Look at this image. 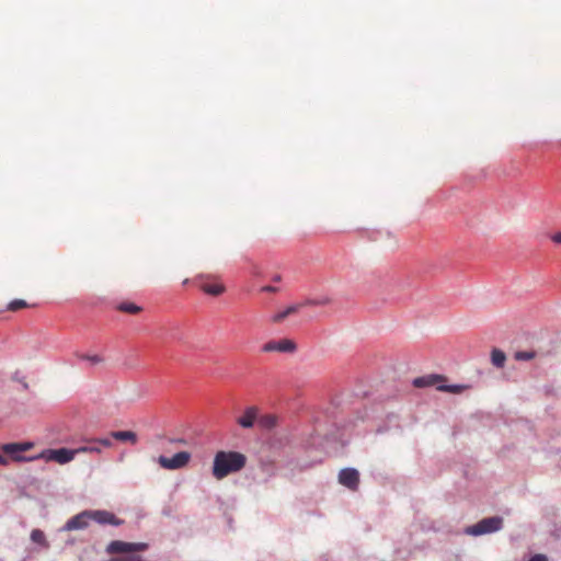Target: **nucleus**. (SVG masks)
Masks as SVG:
<instances>
[{
  "mask_svg": "<svg viewBox=\"0 0 561 561\" xmlns=\"http://www.w3.org/2000/svg\"><path fill=\"white\" fill-rule=\"evenodd\" d=\"M247 463V457L239 451L220 450L215 455L213 476L221 480L227 476L240 471Z\"/></svg>",
  "mask_w": 561,
  "mask_h": 561,
  "instance_id": "nucleus-1",
  "label": "nucleus"
},
{
  "mask_svg": "<svg viewBox=\"0 0 561 561\" xmlns=\"http://www.w3.org/2000/svg\"><path fill=\"white\" fill-rule=\"evenodd\" d=\"M76 448L69 449L66 447L57 448V449H45L37 456L26 457V456H18L15 459L18 461H33L36 459H45L47 461H56L59 465H66L73 460L76 457Z\"/></svg>",
  "mask_w": 561,
  "mask_h": 561,
  "instance_id": "nucleus-2",
  "label": "nucleus"
},
{
  "mask_svg": "<svg viewBox=\"0 0 561 561\" xmlns=\"http://www.w3.org/2000/svg\"><path fill=\"white\" fill-rule=\"evenodd\" d=\"M504 519L501 516L485 517L478 523L465 528L463 534L479 537L483 535L494 534L503 528Z\"/></svg>",
  "mask_w": 561,
  "mask_h": 561,
  "instance_id": "nucleus-3",
  "label": "nucleus"
},
{
  "mask_svg": "<svg viewBox=\"0 0 561 561\" xmlns=\"http://www.w3.org/2000/svg\"><path fill=\"white\" fill-rule=\"evenodd\" d=\"M148 545L145 542H125L121 540H113L106 547V552L110 554L114 553H127L133 554L136 551H145Z\"/></svg>",
  "mask_w": 561,
  "mask_h": 561,
  "instance_id": "nucleus-4",
  "label": "nucleus"
},
{
  "mask_svg": "<svg viewBox=\"0 0 561 561\" xmlns=\"http://www.w3.org/2000/svg\"><path fill=\"white\" fill-rule=\"evenodd\" d=\"M191 459L188 451H179L172 457L159 456V465L168 470H178L184 468Z\"/></svg>",
  "mask_w": 561,
  "mask_h": 561,
  "instance_id": "nucleus-5",
  "label": "nucleus"
},
{
  "mask_svg": "<svg viewBox=\"0 0 561 561\" xmlns=\"http://www.w3.org/2000/svg\"><path fill=\"white\" fill-rule=\"evenodd\" d=\"M89 515L91 520L100 525H112L118 527L124 524L123 519L116 517L114 513L105 510H89Z\"/></svg>",
  "mask_w": 561,
  "mask_h": 561,
  "instance_id": "nucleus-6",
  "label": "nucleus"
},
{
  "mask_svg": "<svg viewBox=\"0 0 561 561\" xmlns=\"http://www.w3.org/2000/svg\"><path fill=\"white\" fill-rule=\"evenodd\" d=\"M339 483L350 489L351 491H356L359 485L358 470L350 467L342 469L339 472Z\"/></svg>",
  "mask_w": 561,
  "mask_h": 561,
  "instance_id": "nucleus-7",
  "label": "nucleus"
},
{
  "mask_svg": "<svg viewBox=\"0 0 561 561\" xmlns=\"http://www.w3.org/2000/svg\"><path fill=\"white\" fill-rule=\"evenodd\" d=\"M91 518L89 515V510H85L68 519L67 523L62 526L61 530H82L89 526Z\"/></svg>",
  "mask_w": 561,
  "mask_h": 561,
  "instance_id": "nucleus-8",
  "label": "nucleus"
},
{
  "mask_svg": "<svg viewBox=\"0 0 561 561\" xmlns=\"http://www.w3.org/2000/svg\"><path fill=\"white\" fill-rule=\"evenodd\" d=\"M296 350V344L291 340H279V341H270L265 343L262 347L263 352H280V353H291Z\"/></svg>",
  "mask_w": 561,
  "mask_h": 561,
  "instance_id": "nucleus-9",
  "label": "nucleus"
},
{
  "mask_svg": "<svg viewBox=\"0 0 561 561\" xmlns=\"http://www.w3.org/2000/svg\"><path fill=\"white\" fill-rule=\"evenodd\" d=\"M440 381H446V377L437 374H431L414 378L412 385L416 388L435 387L437 389Z\"/></svg>",
  "mask_w": 561,
  "mask_h": 561,
  "instance_id": "nucleus-10",
  "label": "nucleus"
},
{
  "mask_svg": "<svg viewBox=\"0 0 561 561\" xmlns=\"http://www.w3.org/2000/svg\"><path fill=\"white\" fill-rule=\"evenodd\" d=\"M256 419V409L250 407L245 410L244 414L238 419V423L243 428H250L253 426Z\"/></svg>",
  "mask_w": 561,
  "mask_h": 561,
  "instance_id": "nucleus-11",
  "label": "nucleus"
},
{
  "mask_svg": "<svg viewBox=\"0 0 561 561\" xmlns=\"http://www.w3.org/2000/svg\"><path fill=\"white\" fill-rule=\"evenodd\" d=\"M111 437L121 442L137 443V434L133 431H113Z\"/></svg>",
  "mask_w": 561,
  "mask_h": 561,
  "instance_id": "nucleus-12",
  "label": "nucleus"
},
{
  "mask_svg": "<svg viewBox=\"0 0 561 561\" xmlns=\"http://www.w3.org/2000/svg\"><path fill=\"white\" fill-rule=\"evenodd\" d=\"M468 388H469V386H467V385H461V383L447 385L445 381H440V383L437 386V390L448 392V393H454V394H459Z\"/></svg>",
  "mask_w": 561,
  "mask_h": 561,
  "instance_id": "nucleus-13",
  "label": "nucleus"
},
{
  "mask_svg": "<svg viewBox=\"0 0 561 561\" xmlns=\"http://www.w3.org/2000/svg\"><path fill=\"white\" fill-rule=\"evenodd\" d=\"M506 355L499 348H493L491 353V362L496 368H502L505 364Z\"/></svg>",
  "mask_w": 561,
  "mask_h": 561,
  "instance_id": "nucleus-14",
  "label": "nucleus"
},
{
  "mask_svg": "<svg viewBox=\"0 0 561 561\" xmlns=\"http://www.w3.org/2000/svg\"><path fill=\"white\" fill-rule=\"evenodd\" d=\"M300 307H301V305H291L288 308H286L284 311H280V312L274 314L272 320L274 322H280L289 314L297 312L300 309Z\"/></svg>",
  "mask_w": 561,
  "mask_h": 561,
  "instance_id": "nucleus-15",
  "label": "nucleus"
},
{
  "mask_svg": "<svg viewBox=\"0 0 561 561\" xmlns=\"http://www.w3.org/2000/svg\"><path fill=\"white\" fill-rule=\"evenodd\" d=\"M201 288L206 294L214 295V296L220 295L225 291V286L220 285V284H217V285L203 284V285H201Z\"/></svg>",
  "mask_w": 561,
  "mask_h": 561,
  "instance_id": "nucleus-16",
  "label": "nucleus"
},
{
  "mask_svg": "<svg viewBox=\"0 0 561 561\" xmlns=\"http://www.w3.org/2000/svg\"><path fill=\"white\" fill-rule=\"evenodd\" d=\"M117 309L123 312L137 313L141 311V307L128 301H123L117 306Z\"/></svg>",
  "mask_w": 561,
  "mask_h": 561,
  "instance_id": "nucleus-17",
  "label": "nucleus"
},
{
  "mask_svg": "<svg viewBox=\"0 0 561 561\" xmlns=\"http://www.w3.org/2000/svg\"><path fill=\"white\" fill-rule=\"evenodd\" d=\"M31 540L35 543L43 546V547H48L45 534L41 529H33L31 531Z\"/></svg>",
  "mask_w": 561,
  "mask_h": 561,
  "instance_id": "nucleus-18",
  "label": "nucleus"
},
{
  "mask_svg": "<svg viewBox=\"0 0 561 561\" xmlns=\"http://www.w3.org/2000/svg\"><path fill=\"white\" fill-rule=\"evenodd\" d=\"M2 451H4L8 455H11L15 461V457L20 456V448L18 443H7L1 446Z\"/></svg>",
  "mask_w": 561,
  "mask_h": 561,
  "instance_id": "nucleus-19",
  "label": "nucleus"
},
{
  "mask_svg": "<svg viewBox=\"0 0 561 561\" xmlns=\"http://www.w3.org/2000/svg\"><path fill=\"white\" fill-rule=\"evenodd\" d=\"M102 449L95 444V439L92 440L90 445H84L76 448V453L78 454H84V453H96L100 454Z\"/></svg>",
  "mask_w": 561,
  "mask_h": 561,
  "instance_id": "nucleus-20",
  "label": "nucleus"
},
{
  "mask_svg": "<svg viewBox=\"0 0 561 561\" xmlns=\"http://www.w3.org/2000/svg\"><path fill=\"white\" fill-rule=\"evenodd\" d=\"M12 381L19 382L23 390H28V383L25 379V376L20 371L16 370L11 376Z\"/></svg>",
  "mask_w": 561,
  "mask_h": 561,
  "instance_id": "nucleus-21",
  "label": "nucleus"
},
{
  "mask_svg": "<svg viewBox=\"0 0 561 561\" xmlns=\"http://www.w3.org/2000/svg\"><path fill=\"white\" fill-rule=\"evenodd\" d=\"M331 299L328 296L321 298H309L304 305L307 306H323L330 304Z\"/></svg>",
  "mask_w": 561,
  "mask_h": 561,
  "instance_id": "nucleus-22",
  "label": "nucleus"
},
{
  "mask_svg": "<svg viewBox=\"0 0 561 561\" xmlns=\"http://www.w3.org/2000/svg\"><path fill=\"white\" fill-rule=\"evenodd\" d=\"M26 306H27V304H26V301H25V300H23V299H14V300H12V301L8 305V310H10V311H16V310H19V309H21V308H24V307H26Z\"/></svg>",
  "mask_w": 561,
  "mask_h": 561,
  "instance_id": "nucleus-23",
  "label": "nucleus"
},
{
  "mask_svg": "<svg viewBox=\"0 0 561 561\" xmlns=\"http://www.w3.org/2000/svg\"><path fill=\"white\" fill-rule=\"evenodd\" d=\"M79 357L83 360H88L91 365H98L103 362L100 355H80Z\"/></svg>",
  "mask_w": 561,
  "mask_h": 561,
  "instance_id": "nucleus-24",
  "label": "nucleus"
},
{
  "mask_svg": "<svg viewBox=\"0 0 561 561\" xmlns=\"http://www.w3.org/2000/svg\"><path fill=\"white\" fill-rule=\"evenodd\" d=\"M113 438L111 437V435L108 437H101V438H95V444H98V446L101 448V447H105V448H111L113 446Z\"/></svg>",
  "mask_w": 561,
  "mask_h": 561,
  "instance_id": "nucleus-25",
  "label": "nucleus"
},
{
  "mask_svg": "<svg viewBox=\"0 0 561 561\" xmlns=\"http://www.w3.org/2000/svg\"><path fill=\"white\" fill-rule=\"evenodd\" d=\"M108 561H144L142 558L140 556H137V554H127V556H124V557H119V558H113Z\"/></svg>",
  "mask_w": 561,
  "mask_h": 561,
  "instance_id": "nucleus-26",
  "label": "nucleus"
},
{
  "mask_svg": "<svg viewBox=\"0 0 561 561\" xmlns=\"http://www.w3.org/2000/svg\"><path fill=\"white\" fill-rule=\"evenodd\" d=\"M533 357H534L533 352H517L515 354V358L517 360H528V359H531Z\"/></svg>",
  "mask_w": 561,
  "mask_h": 561,
  "instance_id": "nucleus-27",
  "label": "nucleus"
},
{
  "mask_svg": "<svg viewBox=\"0 0 561 561\" xmlns=\"http://www.w3.org/2000/svg\"><path fill=\"white\" fill-rule=\"evenodd\" d=\"M18 444H19L20 453L26 451L33 447V443H31V442H24V443H18Z\"/></svg>",
  "mask_w": 561,
  "mask_h": 561,
  "instance_id": "nucleus-28",
  "label": "nucleus"
},
{
  "mask_svg": "<svg viewBox=\"0 0 561 561\" xmlns=\"http://www.w3.org/2000/svg\"><path fill=\"white\" fill-rule=\"evenodd\" d=\"M528 561H548V557L542 553H537L530 557Z\"/></svg>",
  "mask_w": 561,
  "mask_h": 561,
  "instance_id": "nucleus-29",
  "label": "nucleus"
},
{
  "mask_svg": "<svg viewBox=\"0 0 561 561\" xmlns=\"http://www.w3.org/2000/svg\"><path fill=\"white\" fill-rule=\"evenodd\" d=\"M551 240L556 243H561V232H557L551 237Z\"/></svg>",
  "mask_w": 561,
  "mask_h": 561,
  "instance_id": "nucleus-30",
  "label": "nucleus"
},
{
  "mask_svg": "<svg viewBox=\"0 0 561 561\" xmlns=\"http://www.w3.org/2000/svg\"><path fill=\"white\" fill-rule=\"evenodd\" d=\"M262 290H263V291H267V293H275V291H277V288H276V287H274V286L267 285V286H264V287L262 288Z\"/></svg>",
  "mask_w": 561,
  "mask_h": 561,
  "instance_id": "nucleus-31",
  "label": "nucleus"
},
{
  "mask_svg": "<svg viewBox=\"0 0 561 561\" xmlns=\"http://www.w3.org/2000/svg\"><path fill=\"white\" fill-rule=\"evenodd\" d=\"M170 442L175 443V444H182V445L186 444V440L184 438H175V439H171Z\"/></svg>",
  "mask_w": 561,
  "mask_h": 561,
  "instance_id": "nucleus-32",
  "label": "nucleus"
},
{
  "mask_svg": "<svg viewBox=\"0 0 561 561\" xmlns=\"http://www.w3.org/2000/svg\"><path fill=\"white\" fill-rule=\"evenodd\" d=\"M8 458H5L4 456L0 455V466H7L8 465Z\"/></svg>",
  "mask_w": 561,
  "mask_h": 561,
  "instance_id": "nucleus-33",
  "label": "nucleus"
},
{
  "mask_svg": "<svg viewBox=\"0 0 561 561\" xmlns=\"http://www.w3.org/2000/svg\"><path fill=\"white\" fill-rule=\"evenodd\" d=\"M273 280H274V282H279V280H280V276H279V275H275V276L273 277Z\"/></svg>",
  "mask_w": 561,
  "mask_h": 561,
  "instance_id": "nucleus-34",
  "label": "nucleus"
},
{
  "mask_svg": "<svg viewBox=\"0 0 561 561\" xmlns=\"http://www.w3.org/2000/svg\"><path fill=\"white\" fill-rule=\"evenodd\" d=\"M267 424L271 426L274 425V420H272V419L267 420Z\"/></svg>",
  "mask_w": 561,
  "mask_h": 561,
  "instance_id": "nucleus-35",
  "label": "nucleus"
}]
</instances>
